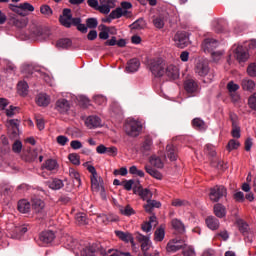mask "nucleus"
Returning <instances> with one entry per match:
<instances>
[{
  "mask_svg": "<svg viewBox=\"0 0 256 256\" xmlns=\"http://www.w3.org/2000/svg\"><path fill=\"white\" fill-rule=\"evenodd\" d=\"M139 195L144 201H147L151 197V191L149 189H140Z\"/></svg>",
  "mask_w": 256,
  "mask_h": 256,
  "instance_id": "62",
  "label": "nucleus"
},
{
  "mask_svg": "<svg viewBox=\"0 0 256 256\" xmlns=\"http://www.w3.org/2000/svg\"><path fill=\"white\" fill-rule=\"evenodd\" d=\"M248 107L256 111V92L248 98Z\"/></svg>",
  "mask_w": 256,
  "mask_h": 256,
  "instance_id": "57",
  "label": "nucleus"
},
{
  "mask_svg": "<svg viewBox=\"0 0 256 256\" xmlns=\"http://www.w3.org/2000/svg\"><path fill=\"white\" fill-rule=\"evenodd\" d=\"M214 214L219 219H223V217H225V215H227V210H226L225 206L217 203L214 205Z\"/></svg>",
  "mask_w": 256,
  "mask_h": 256,
  "instance_id": "32",
  "label": "nucleus"
},
{
  "mask_svg": "<svg viewBox=\"0 0 256 256\" xmlns=\"http://www.w3.org/2000/svg\"><path fill=\"white\" fill-rule=\"evenodd\" d=\"M132 29H144L145 28V20L140 18L136 20L133 24H131Z\"/></svg>",
  "mask_w": 256,
  "mask_h": 256,
  "instance_id": "55",
  "label": "nucleus"
},
{
  "mask_svg": "<svg viewBox=\"0 0 256 256\" xmlns=\"http://www.w3.org/2000/svg\"><path fill=\"white\" fill-rule=\"evenodd\" d=\"M85 125L88 129H97V127H101V118L99 116H89L85 120Z\"/></svg>",
  "mask_w": 256,
  "mask_h": 256,
  "instance_id": "16",
  "label": "nucleus"
},
{
  "mask_svg": "<svg viewBox=\"0 0 256 256\" xmlns=\"http://www.w3.org/2000/svg\"><path fill=\"white\" fill-rule=\"evenodd\" d=\"M201 47L204 53L211 54L219 47V42L213 38H206L203 40Z\"/></svg>",
  "mask_w": 256,
  "mask_h": 256,
  "instance_id": "9",
  "label": "nucleus"
},
{
  "mask_svg": "<svg viewBox=\"0 0 256 256\" xmlns=\"http://www.w3.org/2000/svg\"><path fill=\"white\" fill-rule=\"evenodd\" d=\"M206 225L209 227L212 231H217L219 229V220L213 216H210L206 218Z\"/></svg>",
  "mask_w": 256,
  "mask_h": 256,
  "instance_id": "36",
  "label": "nucleus"
},
{
  "mask_svg": "<svg viewBox=\"0 0 256 256\" xmlns=\"http://www.w3.org/2000/svg\"><path fill=\"white\" fill-rule=\"evenodd\" d=\"M9 9H11V11H13L14 13H17L18 15H21L22 17H25V15H27V13L23 12L21 4L19 6L10 4Z\"/></svg>",
  "mask_w": 256,
  "mask_h": 256,
  "instance_id": "52",
  "label": "nucleus"
},
{
  "mask_svg": "<svg viewBox=\"0 0 256 256\" xmlns=\"http://www.w3.org/2000/svg\"><path fill=\"white\" fill-rule=\"evenodd\" d=\"M19 113V107L9 106V109L6 110L7 117H13V115H17Z\"/></svg>",
  "mask_w": 256,
  "mask_h": 256,
  "instance_id": "61",
  "label": "nucleus"
},
{
  "mask_svg": "<svg viewBox=\"0 0 256 256\" xmlns=\"http://www.w3.org/2000/svg\"><path fill=\"white\" fill-rule=\"evenodd\" d=\"M149 70L154 77H163V75H165V67L161 59L151 60Z\"/></svg>",
  "mask_w": 256,
  "mask_h": 256,
  "instance_id": "4",
  "label": "nucleus"
},
{
  "mask_svg": "<svg viewBox=\"0 0 256 256\" xmlns=\"http://www.w3.org/2000/svg\"><path fill=\"white\" fill-rule=\"evenodd\" d=\"M76 222L78 223V225H87L88 221H87V214L83 213V212H79L76 214L75 216Z\"/></svg>",
  "mask_w": 256,
  "mask_h": 256,
  "instance_id": "48",
  "label": "nucleus"
},
{
  "mask_svg": "<svg viewBox=\"0 0 256 256\" xmlns=\"http://www.w3.org/2000/svg\"><path fill=\"white\" fill-rule=\"evenodd\" d=\"M136 239L141 243V250L143 253H147L151 247V240L149 239V236H145L141 233L136 234Z\"/></svg>",
  "mask_w": 256,
  "mask_h": 256,
  "instance_id": "12",
  "label": "nucleus"
},
{
  "mask_svg": "<svg viewBox=\"0 0 256 256\" xmlns=\"http://www.w3.org/2000/svg\"><path fill=\"white\" fill-rule=\"evenodd\" d=\"M17 90L21 97H26L29 94V84L25 81H20L17 85Z\"/></svg>",
  "mask_w": 256,
  "mask_h": 256,
  "instance_id": "33",
  "label": "nucleus"
},
{
  "mask_svg": "<svg viewBox=\"0 0 256 256\" xmlns=\"http://www.w3.org/2000/svg\"><path fill=\"white\" fill-rule=\"evenodd\" d=\"M184 89L188 93H197V91L199 89V85L197 84V81H195L193 79H188L184 83Z\"/></svg>",
  "mask_w": 256,
  "mask_h": 256,
  "instance_id": "22",
  "label": "nucleus"
},
{
  "mask_svg": "<svg viewBox=\"0 0 256 256\" xmlns=\"http://www.w3.org/2000/svg\"><path fill=\"white\" fill-rule=\"evenodd\" d=\"M113 7V2L111 0H100V6L98 5L97 11L107 15L110 13L111 8Z\"/></svg>",
  "mask_w": 256,
  "mask_h": 256,
  "instance_id": "20",
  "label": "nucleus"
},
{
  "mask_svg": "<svg viewBox=\"0 0 256 256\" xmlns=\"http://www.w3.org/2000/svg\"><path fill=\"white\" fill-rule=\"evenodd\" d=\"M97 253V247L95 245H89L81 250V256H95Z\"/></svg>",
  "mask_w": 256,
  "mask_h": 256,
  "instance_id": "40",
  "label": "nucleus"
},
{
  "mask_svg": "<svg viewBox=\"0 0 256 256\" xmlns=\"http://www.w3.org/2000/svg\"><path fill=\"white\" fill-rule=\"evenodd\" d=\"M43 35V32L41 31V28L33 24L30 28V37L32 39H39Z\"/></svg>",
  "mask_w": 256,
  "mask_h": 256,
  "instance_id": "45",
  "label": "nucleus"
},
{
  "mask_svg": "<svg viewBox=\"0 0 256 256\" xmlns=\"http://www.w3.org/2000/svg\"><path fill=\"white\" fill-rule=\"evenodd\" d=\"M150 163L153 165V167H156L157 169H163L164 164L163 161L159 156H151Z\"/></svg>",
  "mask_w": 256,
  "mask_h": 256,
  "instance_id": "46",
  "label": "nucleus"
},
{
  "mask_svg": "<svg viewBox=\"0 0 256 256\" xmlns=\"http://www.w3.org/2000/svg\"><path fill=\"white\" fill-rule=\"evenodd\" d=\"M47 185L50 189H53L54 191H57L59 189H62L64 184H63V180L55 178L51 181H48Z\"/></svg>",
  "mask_w": 256,
  "mask_h": 256,
  "instance_id": "38",
  "label": "nucleus"
},
{
  "mask_svg": "<svg viewBox=\"0 0 256 256\" xmlns=\"http://www.w3.org/2000/svg\"><path fill=\"white\" fill-rule=\"evenodd\" d=\"M51 103V98L47 94H38L36 97V104L39 107H47Z\"/></svg>",
  "mask_w": 256,
  "mask_h": 256,
  "instance_id": "24",
  "label": "nucleus"
},
{
  "mask_svg": "<svg viewBox=\"0 0 256 256\" xmlns=\"http://www.w3.org/2000/svg\"><path fill=\"white\" fill-rule=\"evenodd\" d=\"M118 211L121 213V215H124L125 217H131V215H135V209L131 207V205H118Z\"/></svg>",
  "mask_w": 256,
  "mask_h": 256,
  "instance_id": "28",
  "label": "nucleus"
},
{
  "mask_svg": "<svg viewBox=\"0 0 256 256\" xmlns=\"http://www.w3.org/2000/svg\"><path fill=\"white\" fill-rule=\"evenodd\" d=\"M32 209L35 215H38L43 219V217H47V210L45 209V201L41 198L34 197L31 199Z\"/></svg>",
  "mask_w": 256,
  "mask_h": 256,
  "instance_id": "3",
  "label": "nucleus"
},
{
  "mask_svg": "<svg viewBox=\"0 0 256 256\" xmlns=\"http://www.w3.org/2000/svg\"><path fill=\"white\" fill-rule=\"evenodd\" d=\"M153 25L156 29H163L165 27V18L163 16H157L153 19Z\"/></svg>",
  "mask_w": 256,
  "mask_h": 256,
  "instance_id": "47",
  "label": "nucleus"
},
{
  "mask_svg": "<svg viewBox=\"0 0 256 256\" xmlns=\"http://www.w3.org/2000/svg\"><path fill=\"white\" fill-rule=\"evenodd\" d=\"M145 171H146V173H148V175H151V177H154V179H158V180L163 179V174H161V172L153 169V167H151L149 165L145 166Z\"/></svg>",
  "mask_w": 256,
  "mask_h": 256,
  "instance_id": "41",
  "label": "nucleus"
},
{
  "mask_svg": "<svg viewBox=\"0 0 256 256\" xmlns=\"http://www.w3.org/2000/svg\"><path fill=\"white\" fill-rule=\"evenodd\" d=\"M121 17H127L129 19L131 12L118 7L110 13V19H121Z\"/></svg>",
  "mask_w": 256,
  "mask_h": 256,
  "instance_id": "15",
  "label": "nucleus"
},
{
  "mask_svg": "<svg viewBox=\"0 0 256 256\" xmlns=\"http://www.w3.org/2000/svg\"><path fill=\"white\" fill-rule=\"evenodd\" d=\"M69 176L76 187H81V175L74 168H69Z\"/></svg>",
  "mask_w": 256,
  "mask_h": 256,
  "instance_id": "30",
  "label": "nucleus"
},
{
  "mask_svg": "<svg viewBox=\"0 0 256 256\" xmlns=\"http://www.w3.org/2000/svg\"><path fill=\"white\" fill-rule=\"evenodd\" d=\"M152 145H153V140H151V138H149V137H146L142 144V150L143 151H151Z\"/></svg>",
  "mask_w": 256,
  "mask_h": 256,
  "instance_id": "56",
  "label": "nucleus"
},
{
  "mask_svg": "<svg viewBox=\"0 0 256 256\" xmlns=\"http://www.w3.org/2000/svg\"><path fill=\"white\" fill-rule=\"evenodd\" d=\"M167 157L170 159V161H177V150H175V146L173 145H167Z\"/></svg>",
  "mask_w": 256,
  "mask_h": 256,
  "instance_id": "44",
  "label": "nucleus"
},
{
  "mask_svg": "<svg viewBox=\"0 0 256 256\" xmlns=\"http://www.w3.org/2000/svg\"><path fill=\"white\" fill-rule=\"evenodd\" d=\"M194 73L198 77H201L202 79H207V83H211L213 79H215V73L213 70H211V67L209 66V61L205 59H200L196 62L194 66Z\"/></svg>",
  "mask_w": 256,
  "mask_h": 256,
  "instance_id": "1",
  "label": "nucleus"
},
{
  "mask_svg": "<svg viewBox=\"0 0 256 256\" xmlns=\"http://www.w3.org/2000/svg\"><path fill=\"white\" fill-rule=\"evenodd\" d=\"M13 23L19 29H23V27H27V23H29V21L27 20V18H20V19H14Z\"/></svg>",
  "mask_w": 256,
  "mask_h": 256,
  "instance_id": "53",
  "label": "nucleus"
},
{
  "mask_svg": "<svg viewBox=\"0 0 256 256\" xmlns=\"http://www.w3.org/2000/svg\"><path fill=\"white\" fill-rule=\"evenodd\" d=\"M39 240L43 245H49L55 240V232L51 230L44 231L40 234Z\"/></svg>",
  "mask_w": 256,
  "mask_h": 256,
  "instance_id": "14",
  "label": "nucleus"
},
{
  "mask_svg": "<svg viewBox=\"0 0 256 256\" xmlns=\"http://www.w3.org/2000/svg\"><path fill=\"white\" fill-rule=\"evenodd\" d=\"M100 33H99V39L107 40L109 39V27H107L105 24H100L98 27Z\"/></svg>",
  "mask_w": 256,
  "mask_h": 256,
  "instance_id": "42",
  "label": "nucleus"
},
{
  "mask_svg": "<svg viewBox=\"0 0 256 256\" xmlns=\"http://www.w3.org/2000/svg\"><path fill=\"white\" fill-rule=\"evenodd\" d=\"M31 202L27 199H22L18 202V211L20 213H29L31 211Z\"/></svg>",
  "mask_w": 256,
  "mask_h": 256,
  "instance_id": "27",
  "label": "nucleus"
},
{
  "mask_svg": "<svg viewBox=\"0 0 256 256\" xmlns=\"http://www.w3.org/2000/svg\"><path fill=\"white\" fill-rule=\"evenodd\" d=\"M60 24L67 29H71L75 18H73V14H71V9L65 8L62 12V15L59 17Z\"/></svg>",
  "mask_w": 256,
  "mask_h": 256,
  "instance_id": "8",
  "label": "nucleus"
},
{
  "mask_svg": "<svg viewBox=\"0 0 256 256\" xmlns=\"http://www.w3.org/2000/svg\"><path fill=\"white\" fill-rule=\"evenodd\" d=\"M96 221L100 223V225H107V223L119 221V217L113 216L111 214H100L97 216Z\"/></svg>",
  "mask_w": 256,
  "mask_h": 256,
  "instance_id": "17",
  "label": "nucleus"
},
{
  "mask_svg": "<svg viewBox=\"0 0 256 256\" xmlns=\"http://www.w3.org/2000/svg\"><path fill=\"white\" fill-rule=\"evenodd\" d=\"M68 159L72 163V165H76V166L81 165V157L77 153L69 154Z\"/></svg>",
  "mask_w": 256,
  "mask_h": 256,
  "instance_id": "50",
  "label": "nucleus"
},
{
  "mask_svg": "<svg viewBox=\"0 0 256 256\" xmlns=\"http://www.w3.org/2000/svg\"><path fill=\"white\" fill-rule=\"evenodd\" d=\"M231 135L234 139H239L241 137V128L238 125L232 126Z\"/></svg>",
  "mask_w": 256,
  "mask_h": 256,
  "instance_id": "60",
  "label": "nucleus"
},
{
  "mask_svg": "<svg viewBox=\"0 0 256 256\" xmlns=\"http://www.w3.org/2000/svg\"><path fill=\"white\" fill-rule=\"evenodd\" d=\"M23 149V143L21 141L16 140L12 145V151L14 153H21V150Z\"/></svg>",
  "mask_w": 256,
  "mask_h": 256,
  "instance_id": "59",
  "label": "nucleus"
},
{
  "mask_svg": "<svg viewBox=\"0 0 256 256\" xmlns=\"http://www.w3.org/2000/svg\"><path fill=\"white\" fill-rule=\"evenodd\" d=\"M115 235L118 236L121 239V241H124L125 243H134L132 233L117 230L115 231Z\"/></svg>",
  "mask_w": 256,
  "mask_h": 256,
  "instance_id": "26",
  "label": "nucleus"
},
{
  "mask_svg": "<svg viewBox=\"0 0 256 256\" xmlns=\"http://www.w3.org/2000/svg\"><path fill=\"white\" fill-rule=\"evenodd\" d=\"M73 42L69 38H61L56 42L57 49H69Z\"/></svg>",
  "mask_w": 256,
  "mask_h": 256,
  "instance_id": "35",
  "label": "nucleus"
},
{
  "mask_svg": "<svg viewBox=\"0 0 256 256\" xmlns=\"http://www.w3.org/2000/svg\"><path fill=\"white\" fill-rule=\"evenodd\" d=\"M171 224H172L173 229H175V231H177V233L185 232V225L183 224V222H181V220L173 219Z\"/></svg>",
  "mask_w": 256,
  "mask_h": 256,
  "instance_id": "43",
  "label": "nucleus"
},
{
  "mask_svg": "<svg viewBox=\"0 0 256 256\" xmlns=\"http://www.w3.org/2000/svg\"><path fill=\"white\" fill-rule=\"evenodd\" d=\"M139 67H141V62L137 58L131 59L126 66L127 73H135L139 71Z\"/></svg>",
  "mask_w": 256,
  "mask_h": 256,
  "instance_id": "21",
  "label": "nucleus"
},
{
  "mask_svg": "<svg viewBox=\"0 0 256 256\" xmlns=\"http://www.w3.org/2000/svg\"><path fill=\"white\" fill-rule=\"evenodd\" d=\"M239 84H236L233 81L228 82L227 84V90L229 91L233 101H239V94H237V91H239Z\"/></svg>",
  "mask_w": 256,
  "mask_h": 256,
  "instance_id": "18",
  "label": "nucleus"
},
{
  "mask_svg": "<svg viewBox=\"0 0 256 256\" xmlns=\"http://www.w3.org/2000/svg\"><path fill=\"white\" fill-rule=\"evenodd\" d=\"M40 13L45 17H51L53 15V9L50 5L44 4L40 6Z\"/></svg>",
  "mask_w": 256,
  "mask_h": 256,
  "instance_id": "49",
  "label": "nucleus"
},
{
  "mask_svg": "<svg viewBox=\"0 0 256 256\" xmlns=\"http://www.w3.org/2000/svg\"><path fill=\"white\" fill-rule=\"evenodd\" d=\"M192 126L197 131H205L207 129V124L201 118H194L192 120Z\"/></svg>",
  "mask_w": 256,
  "mask_h": 256,
  "instance_id": "34",
  "label": "nucleus"
},
{
  "mask_svg": "<svg viewBox=\"0 0 256 256\" xmlns=\"http://www.w3.org/2000/svg\"><path fill=\"white\" fill-rule=\"evenodd\" d=\"M165 74L169 79H178L179 78V68L177 66L170 64L167 66Z\"/></svg>",
  "mask_w": 256,
  "mask_h": 256,
  "instance_id": "23",
  "label": "nucleus"
},
{
  "mask_svg": "<svg viewBox=\"0 0 256 256\" xmlns=\"http://www.w3.org/2000/svg\"><path fill=\"white\" fill-rule=\"evenodd\" d=\"M239 147H241V143H239V141L235 140V139H231L227 146H226V149L228 151H233L235 149H239Z\"/></svg>",
  "mask_w": 256,
  "mask_h": 256,
  "instance_id": "51",
  "label": "nucleus"
},
{
  "mask_svg": "<svg viewBox=\"0 0 256 256\" xmlns=\"http://www.w3.org/2000/svg\"><path fill=\"white\" fill-rule=\"evenodd\" d=\"M209 197L210 201L217 203L222 197H227V188L225 186H214L210 189Z\"/></svg>",
  "mask_w": 256,
  "mask_h": 256,
  "instance_id": "6",
  "label": "nucleus"
},
{
  "mask_svg": "<svg viewBox=\"0 0 256 256\" xmlns=\"http://www.w3.org/2000/svg\"><path fill=\"white\" fill-rule=\"evenodd\" d=\"M187 244L182 239L174 238L170 240L166 245L167 253H177V251H181V249H185Z\"/></svg>",
  "mask_w": 256,
  "mask_h": 256,
  "instance_id": "7",
  "label": "nucleus"
},
{
  "mask_svg": "<svg viewBox=\"0 0 256 256\" xmlns=\"http://www.w3.org/2000/svg\"><path fill=\"white\" fill-rule=\"evenodd\" d=\"M19 120H9L8 122V135L10 139H17L19 137Z\"/></svg>",
  "mask_w": 256,
  "mask_h": 256,
  "instance_id": "11",
  "label": "nucleus"
},
{
  "mask_svg": "<svg viewBox=\"0 0 256 256\" xmlns=\"http://www.w3.org/2000/svg\"><path fill=\"white\" fill-rule=\"evenodd\" d=\"M249 77H256V63H251L247 68Z\"/></svg>",
  "mask_w": 256,
  "mask_h": 256,
  "instance_id": "63",
  "label": "nucleus"
},
{
  "mask_svg": "<svg viewBox=\"0 0 256 256\" xmlns=\"http://www.w3.org/2000/svg\"><path fill=\"white\" fill-rule=\"evenodd\" d=\"M255 81L249 78L242 79L241 87L244 91H254L255 90Z\"/></svg>",
  "mask_w": 256,
  "mask_h": 256,
  "instance_id": "29",
  "label": "nucleus"
},
{
  "mask_svg": "<svg viewBox=\"0 0 256 256\" xmlns=\"http://www.w3.org/2000/svg\"><path fill=\"white\" fill-rule=\"evenodd\" d=\"M163 239H165V227L160 226L154 232V241H156L157 243H161Z\"/></svg>",
  "mask_w": 256,
  "mask_h": 256,
  "instance_id": "39",
  "label": "nucleus"
},
{
  "mask_svg": "<svg viewBox=\"0 0 256 256\" xmlns=\"http://www.w3.org/2000/svg\"><path fill=\"white\" fill-rule=\"evenodd\" d=\"M91 188L95 193H100L102 196L105 195V187H103V180L98 176H91Z\"/></svg>",
  "mask_w": 256,
  "mask_h": 256,
  "instance_id": "10",
  "label": "nucleus"
},
{
  "mask_svg": "<svg viewBox=\"0 0 256 256\" xmlns=\"http://www.w3.org/2000/svg\"><path fill=\"white\" fill-rule=\"evenodd\" d=\"M153 227H157V217L155 215L150 216L149 221L141 225V229L144 233H149Z\"/></svg>",
  "mask_w": 256,
  "mask_h": 256,
  "instance_id": "19",
  "label": "nucleus"
},
{
  "mask_svg": "<svg viewBox=\"0 0 256 256\" xmlns=\"http://www.w3.org/2000/svg\"><path fill=\"white\" fill-rule=\"evenodd\" d=\"M58 168L59 164H57V160L55 159H48L42 165V169H47V171H55Z\"/></svg>",
  "mask_w": 256,
  "mask_h": 256,
  "instance_id": "31",
  "label": "nucleus"
},
{
  "mask_svg": "<svg viewBox=\"0 0 256 256\" xmlns=\"http://www.w3.org/2000/svg\"><path fill=\"white\" fill-rule=\"evenodd\" d=\"M184 205H189V202L181 199H174L172 200L173 207H184Z\"/></svg>",
  "mask_w": 256,
  "mask_h": 256,
  "instance_id": "64",
  "label": "nucleus"
},
{
  "mask_svg": "<svg viewBox=\"0 0 256 256\" xmlns=\"http://www.w3.org/2000/svg\"><path fill=\"white\" fill-rule=\"evenodd\" d=\"M235 57L239 63H245L249 59V52L243 46H238L235 50Z\"/></svg>",
  "mask_w": 256,
  "mask_h": 256,
  "instance_id": "13",
  "label": "nucleus"
},
{
  "mask_svg": "<svg viewBox=\"0 0 256 256\" xmlns=\"http://www.w3.org/2000/svg\"><path fill=\"white\" fill-rule=\"evenodd\" d=\"M73 26L76 27V29L80 31V33H87L88 31L87 24H83L81 18L79 17L74 18Z\"/></svg>",
  "mask_w": 256,
  "mask_h": 256,
  "instance_id": "37",
  "label": "nucleus"
},
{
  "mask_svg": "<svg viewBox=\"0 0 256 256\" xmlns=\"http://www.w3.org/2000/svg\"><path fill=\"white\" fill-rule=\"evenodd\" d=\"M70 108L69 101L65 99H60L56 102V110L59 111V113H67Z\"/></svg>",
  "mask_w": 256,
  "mask_h": 256,
  "instance_id": "25",
  "label": "nucleus"
},
{
  "mask_svg": "<svg viewBox=\"0 0 256 256\" xmlns=\"http://www.w3.org/2000/svg\"><path fill=\"white\" fill-rule=\"evenodd\" d=\"M97 25H99L97 18L86 19V26L88 27V29H97Z\"/></svg>",
  "mask_w": 256,
  "mask_h": 256,
  "instance_id": "54",
  "label": "nucleus"
},
{
  "mask_svg": "<svg viewBox=\"0 0 256 256\" xmlns=\"http://www.w3.org/2000/svg\"><path fill=\"white\" fill-rule=\"evenodd\" d=\"M124 129L126 135H128L129 137H139L143 126L136 120H130L126 122Z\"/></svg>",
  "mask_w": 256,
  "mask_h": 256,
  "instance_id": "2",
  "label": "nucleus"
},
{
  "mask_svg": "<svg viewBox=\"0 0 256 256\" xmlns=\"http://www.w3.org/2000/svg\"><path fill=\"white\" fill-rule=\"evenodd\" d=\"M175 47H178V49H185L187 45H189V35H187V32L185 31H178L173 39Z\"/></svg>",
  "mask_w": 256,
  "mask_h": 256,
  "instance_id": "5",
  "label": "nucleus"
},
{
  "mask_svg": "<svg viewBox=\"0 0 256 256\" xmlns=\"http://www.w3.org/2000/svg\"><path fill=\"white\" fill-rule=\"evenodd\" d=\"M205 153L206 155H209V157H215V155H217V152L215 151V147L210 144H207L205 146Z\"/></svg>",
  "mask_w": 256,
  "mask_h": 256,
  "instance_id": "58",
  "label": "nucleus"
}]
</instances>
